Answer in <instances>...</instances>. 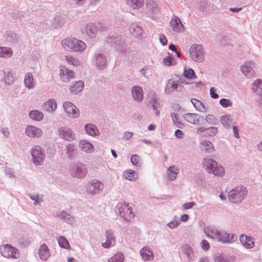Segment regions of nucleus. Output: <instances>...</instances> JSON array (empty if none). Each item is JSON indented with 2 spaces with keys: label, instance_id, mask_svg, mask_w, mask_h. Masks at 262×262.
<instances>
[{
  "label": "nucleus",
  "instance_id": "obj_1",
  "mask_svg": "<svg viewBox=\"0 0 262 262\" xmlns=\"http://www.w3.org/2000/svg\"><path fill=\"white\" fill-rule=\"evenodd\" d=\"M61 43L66 50L74 52H82L86 48V45L83 41L74 38H67L62 41Z\"/></svg>",
  "mask_w": 262,
  "mask_h": 262
},
{
  "label": "nucleus",
  "instance_id": "obj_2",
  "mask_svg": "<svg viewBox=\"0 0 262 262\" xmlns=\"http://www.w3.org/2000/svg\"><path fill=\"white\" fill-rule=\"evenodd\" d=\"M202 165L203 168L209 173H212L219 176H222L225 173L224 168L221 165H219L216 162L212 159H204Z\"/></svg>",
  "mask_w": 262,
  "mask_h": 262
},
{
  "label": "nucleus",
  "instance_id": "obj_3",
  "mask_svg": "<svg viewBox=\"0 0 262 262\" xmlns=\"http://www.w3.org/2000/svg\"><path fill=\"white\" fill-rule=\"evenodd\" d=\"M247 194V190L245 187L237 186L229 193V200L234 203H238L244 198Z\"/></svg>",
  "mask_w": 262,
  "mask_h": 262
},
{
  "label": "nucleus",
  "instance_id": "obj_4",
  "mask_svg": "<svg viewBox=\"0 0 262 262\" xmlns=\"http://www.w3.org/2000/svg\"><path fill=\"white\" fill-rule=\"evenodd\" d=\"M118 208L120 215L127 221L130 222L134 220V214L132 212L131 207L128 204L125 203H119L118 204Z\"/></svg>",
  "mask_w": 262,
  "mask_h": 262
},
{
  "label": "nucleus",
  "instance_id": "obj_5",
  "mask_svg": "<svg viewBox=\"0 0 262 262\" xmlns=\"http://www.w3.org/2000/svg\"><path fill=\"white\" fill-rule=\"evenodd\" d=\"M190 56L195 61H203L204 55L202 47L200 45L192 46L190 49Z\"/></svg>",
  "mask_w": 262,
  "mask_h": 262
},
{
  "label": "nucleus",
  "instance_id": "obj_6",
  "mask_svg": "<svg viewBox=\"0 0 262 262\" xmlns=\"http://www.w3.org/2000/svg\"><path fill=\"white\" fill-rule=\"evenodd\" d=\"M0 250L2 255L5 257L16 258L19 256L18 251L10 245L2 246Z\"/></svg>",
  "mask_w": 262,
  "mask_h": 262
},
{
  "label": "nucleus",
  "instance_id": "obj_7",
  "mask_svg": "<svg viewBox=\"0 0 262 262\" xmlns=\"http://www.w3.org/2000/svg\"><path fill=\"white\" fill-rule=\"evenodd\" d=\"M31 155L34 163L36 165H41L44 160L45 156L41 152L40 147L35 146L31 150Z\"/></svg>",
  "mask_w": 262,
  "mask_h": 262
},
{
  "label": "nucleus",
  "instance_id": "obj_8",
  "mask_svg": "<svg viewBox=\"0 0 262 262\" xmlns=\"http://www.w3.org/2000/svg\"><path fill=\"white\" fill-rule=\"evenodd\" d=\"M103 188V184L101 182L97 180H93L86 185L87 192L92 194H95L100 192Z\"/></svg>",
  "mask_w": 262,
  "mask_h": 262
},
{
  "label": "nucleus",
  "instance_id": "obj_9",
  "mask_svg": "<svg viewBox=\"0 0 262 262\" xmlns=\"http://www.w3.org/2000/svg\"><path fill=\"white\" fill-rule=\"evenodd\" d=\"M63 107L68 116L71 118L79 116V112L75 105L70 102L67 101L63 103Z\"/></svg>",
  "mask_w": 262,
  "mask_h": 262
},
{
  "label": "nucleus",
  "instance_id": "obj_10",
  "mask_svg": "<svg viewBox=\"0 0 262 262\" xmlns=\"http://www.w3.org/2000/svg\"><path fill=\"white\" fill-rule=\"evenodd\" d=\"M71 172L74 177L83 178L86 175L87 169L84 165L79 164L74 165L71 169Z\"/></svg>",
  "mask_w": 262,
  "mask_h": 262
},
{
  "label": "nucleus",
  "instance_id": "obj_11",
  "mask_svg": "<svg viewBox=\"0 0 262 262\" xmlns=\"http://www.w3.org/2000/svg\"><path fill=\"white\" fill-rule=\"evenodd\" d=\"M170 24L172 29L175 32H179L184 29L181 19L177 16H173L172 17Z\"/></svg>",
  "mask_w": 262,
  "mask_h": 262
},
{
  "label": "nucleus",
  "instance_id": "obj_12",
  "mask_svg": "<svg viewBox=\"0 0 262 262\" xmlns=\"http://www.w3.org/2000/svg\"><path fill=\"white\" fill-rule=\"evenodd\" d=\"M59 75L61 80L64 82L68 81L70 79L74 78L73 71L66 68L60 69Z\"/></svg>",
  "mask_w": 262,
  "mask_h": 262
},
{
  "label": "nucleus",
  "instance_id": "obj_13",
  "mask_svg": "<svg viewBox=\"0 0 262 262\" xmlns=\"http://www.w3.org/2000/svg\"><path fill=\"white\" fill-rule=\"evenodd\" d=\"M26 134L30 137L38 138L41 136L42 132L40 129L34 126H29L26 129Z\"/></svg>",
  "mask_w": 262,
  "mask_h": 262
},
{
  "label": "nucleus",
  "instance_id": "obj_14",
  "mask_svg": "<svg viewBox=\"0 0 262 262\" xmlns=\"http://www.w3.org/2000/svg\"><path fill=\"white\" fill-rule=\"evenodd\" d=\"M42 109L48 112H53L56 110L57 103L53 99H49L42 104Z\"/></svg>",
  "mask_w": 262,
  "mask_h": 262
},
{
  "label": "nucleus",
  "instance_id": "obj_15",
  "mask_svg": "<svg viewBox=\"0 0 262 262\" xmlns=\"http://www.w3.org/2000/svg\"><path fill=\"white\" fill-rule=\"evenodd\" d=\"M200 118L201 117L195 113H188L184 116V119L186 121L194 124H199Z\"/></svg>",
  "mask_w": 262,
  "mask_h": 262
},
{
  "label": "nucleus",
  "instance_id": "obj_16",
  "mask_svg": "<svg viewBox=\"0 0 262 262\" xmlns=\"http://www.w3.org/2000/svg\"><path fill=\"white\" fill-rule=\"evenodd\" d=\"M38 254L40 258L43 260H47L50 257V252L47 246L42 244L39 247Z\"/></svg>",
  "mask_w": 262,
  "mask_h": 262
},
{
  "label": "nucleus",
  "instance_id": "obj_17",
  "mask_svg": "<svg viewBox=\"0 0 262 262\" xmlns=\"http://www.w3.org/2000/svg\"><path fill=\"white\" fill-rule=\"evenodd\" d=\"M240 241L242 245L247 248H251L254 246V242L253 239L250 237H248L246 235H241L240 236Z\"/></svg>",
  "mask_w": 262,
  "mask_h": 262
},
{
  "label": "nucleus",
  "instance_id": "obj_18",
  "mask_svg": "<svg viewBox=\"0 0 262 262\" xmlns=\"http://www.w3.org/2000/svg\"><path fill=\"white\" fill-rule=\"evenodd\" d=\"M79 147L85 152H91L94 150L93 144L87 140H81L79 143Z\"/></svg>",
  "mask_w": 262,
  "mask_h": 262
},
{
  "label": "nucleus",
  "instance_id": "obj_19",
  "mask_svg": "<svg viewBox=\"0 0 262 262\" xmlns=\"http://www.w3.org/2000/svg\"><path fill=\"white\" fill-rule=\"evenodd\" d=\"M132 95L135 100L142 101L143 98L142 89L140 86H135L132 89Z\"/></svg>",
  "mask_w": 262,
  "mask_h": 262
},
{
  "label": "nucleus",
  "instance_id": "obj_20",
  "mask_svg": "<svg viewBox=\"0 0 262 262\" xmlns=\"http://www.w3.org/2000/svg\"><path fill=\"white\" fill-rule=\"evenodd\" d=\"M253 63L251 62H246L245 64L241 67V71L246 76L251 77V75L253 74Z\"/></svg>",
  "mask_w": 262,
  "mask_h": 262
},
{
  "label": "nucleus",
  "instance_id": "obj_21",
  "mask_svg": "<svg viewBox=\"0 0 262 262\" xmlns=\"http://www.w3.org/2000/svg\"><path fill=\"white\" fill-rule=\"evenodd\" d=\"M106 240L104 243L102 244V246L105 248H108L115 245V241L111 231H106Z\"/></svg>",
  "mask_w": 262,
  "mask_h": 262
},
{
  "label": "nucleus",
  "instance_id": "obj_22",
  "mask_svg": "<svg viewBox=\"0 0 262 262\" xmlns=\"http://www.w3.org/2000/svg\"><path fill=\"white\" fill-rule=\"evenodd\" d=\"M24 83L25 86L29 89H32L34 86L35 82L31 73H28L26 74L24 78Z\"/></svg>",
  "mask_w": 262,
  "mask_h": 262
},
{
  "label": "nucleus",
  "instance_id": "obj_23",
  "mask_svg": "<svg viewBox=\"0 0 262 262\" xmlns=\"http://www.w3.org/2000/svg\"><path fill=\"white\" fill-rule=\"evenodd\" d=\"M59 135L62 138L67 140H70L74 138L72 131L69 128H63L60 129L59 130Z\"/></svg>",
  "mask_w": 262,
  "mask_h": 262
},
{
  "label": "nucleus",
  "instance_id": "obj_24",
  "mask_svg": "<svg viewBox=\"0 0 262 262\" xmlns=\"http://www.w3.org/2000/svg\"><path fill=\"white\" fill-rule=\"evenodd\" d=\"M140 255L143 259L145 260H151L153 259V254L152 251L146 247L142 248L140 250Z\"/></svg>",
  "mask_w": 262,
  "mask_h": 262
},
{
  "label": "nucleus",
  "instance_id": "obj_25",
  "mask_svg": "<svg viewBox=\"0 0 262 262\" xmlns=\"http://www.w3.org/2000/svg\"><path fill=\"white\" fill-rule=\"evenodd\" d=\"M179 169L175 166H171L169 167L167 170V176L169 180H174L178 173Z\"/></svg>",
  "mask_w": 262,
  "mask_h": 262
},
{
  "label": "nucleus",
  "instance_id": "obj_26",
  "mask_svg": "<svg viewBox=\"0 0 262 262\" xmlns=\"http://www.w3.org/2000/svg\"><path fill=\"white\" fill-rule=\"evenodd\" d=\"M29 116L31 119L35 121H40L42 120L43 115L42 112L37 110H33L30 112Z\"/></svg>",
  "mask_w": 262,
  "mask_h": 262
},
{
  "label": "nucleus",
  "instance_id": "obj_27",
  "mask_svg": "<svg viewBox=\"0 0 262 262\" xmlns=\"http://www.w3.org/2000/svg\"><path fill=\"white\" fill-rule=\"evenodd\" d=\"M252 90L256 94L262 95V80H256L253 84Z\"/></svg>",
  "mask_w": 262,
  "mask_h": 262
},
{
  "label": "nucleus",
  "instance_id": "obj_28",
  "mask_svg": "<svg viewBox=\"0 0 262 262\" xmlns=\"http://www.w3.org/2000/svg\"><path fill=\"white\" fill-rule=\"evenodd\" d=\"M83 85V83L82 81L77 82L71 86L70 91L71 93L74 94L78 93L82 90Z\"/></svg>",
  "mask_w": 262,
  "mask_h": 262
},
{
  "label": "nucleus",
  "instance_id": "obj_29",
  "mask_svg": "<svg viewBox=\"0 0 262 262\" xmlns=\"http://www.w3.org/2000/svg\"><path fill=\"white\" fill-rule=\"evenodd\" d=\"M205 232L208 237L212 239H216V238H218L217 237L219 231H218L216 229L209 228L206 229Z\"/></svg>",
  "mask_w": 262,
  "mask_h": 262
},
{
  "label": "nucleus",
  "instance_id": "obj_30",
  "mask_svg": "<svg viewBox=\"0 0 262 262\" xmlns=\"http://www.w3.org/2000/svg\"><path fill=\"white\" fill-rule=\"evenodd\" d=\"M96 62L97 67L101 69L105 66L106 59L102 55L98 54L96 57Z\"/></svg>",
  "mask_w": 262,
  "mask_h": 262
},
{
  "label": "nucleus",
  "instance_id": "obj_31",
  "mask_svg": "<svg viewBox=\"0 0 262 262\" xmlns=\"http://www.w3.org/2000/svg\"><path fill=\"white\" fill-rule=\"evenodd\" d=\"M217 237L216 240L223 243L228 242L230 241L229 235L225 231L219 232Z\"/></svg>",
  "mask_w": 262,
  "mask_h": 262
},
{
  "label": "nucleus",
  "instance_id": "obj_32",
  "mask_svg": "<svg viewBox=\"0 0 262 262\" xmlns=\"http://www.w3.org/2000/svg\"><path fill=\"white\" fill-rule=\"evenodd\" d=\"M86 133L91 136L97 135L98 130L95 125L93 124H88L85 126Z\"/></svg>",
  "mask_w": 262,
  "mask_h": 262
},
{
  "label": "nucleus",
  "instance_id": "obj_33",
  "mask_svg": "<svg viewBox=\"0 0 262 262\" xmlns=\"http://www.w3.org/2000/svg\"><path fill=\"white\" fill-rule=\"evenodd\" d=\"M191 102L196 110L200 111H203L205 109L204 105L200 100L195 98H192Z\"/></svg>",
  "mask_w": 262,
  "mask_h": 262
},
{
  "label": "nucleus",
  "instance_id": "obj_34",
  "mask_svg": "<svg viewBox=\"0 0 262 262\" xmlns=\"http://www.w3.org/2000/svg\"><path fill=\"white\" fill-rule=\"evenodd\" d=\"M124 256L121 252H117L114 256L109 259L108 262H123Z\"/></svg>",
  "mask_w": 262,
  "mask_h": 262
},
{
  "label": "nucleus",
  "instance_id": "obj_35",
  "mask_svg": "<svg viewBox=\"0 0 262 262\" xmlns=\"http://www.w3.org/2000/svg\"><path fill=\"white\" fill-rule=\"evenodd\" d=\"M128 2L133 9H137L143 5L144 0H128Z\"/></svg>",
  "mask_w": 262,
  "mask_h": 262
},
{
  "label": "nucleus",
  "instance_id": "obj_36",
  "mask_svg": "<svg viewBox=\"0 0 262 262\" xmlns=\"http://www.w3.org/2000/svg\"><path fill=\"white\" fill-rule=\"evenodd\" d=\"M86 31L87 34L91 37L95 36L96 33V29L95 26L93 24H88L86 28Z\"/></svg>",
  "mask_w": 262,
  "mask_h": 262
},
{
  "label": "nucleus",
  "instance_id": "obj_37",
  "mask_svg": "<svg viewBox=\"0 0 262 262\" xmlns=\"http://www.w3.org/2000/svg\"><path fill=\"white\" fill-rule=\"evenodd\" d=\"M12 55V51L8 48L0 47V56L2 57H9Z\"/></svg>",
  "mask_w": 262,
  "mask_h": 262
},
{
  "label": "nucleus",
  "instance_id": "obj_38",
  "mask_svg": "<svg viewBox=\"0 0 262 262\" xmlns=\"http://www.w3.org/2000/svg\"><path fill=\"white\" fill-rule=\"evenodd\" d=\"M163 63L165 66H171L176 64V61L174 60L173 56L168 55L163 59Z\"/></svg>",
  "mask_w": 262,
  "mask_h": 262
},
{
  "label": "nucleus",
  "instance_id": "obj_39",
  "mask_svg": "<svg viewBox=\"0 0 262 262\" xmlns=\"http://www.w3.org/2000/svg\"><path fill=\"white\" fill-rule=\"evenodd\" d=\"M4 79L6 83L12 84L14 81L13 73L11 71H7V75L4 77Z\"/></svg>",
  "mask_w": 262,
  "mask_h": 262
},
{
  "label": "nucleus",
  "instance_id": "obj_40",
  "mask_svg": "<svg viewBox=\"0 0 262 262\" xmlns=\"http://www.w3.org/2000/svg\"><path fill=\"white\" fill-rule=\"evenodd\" d=\"M124 175L125 178L128 180L133 181L137 179V177L135 174V171L132 170L125 171Z\"/></svg>",
  "mask_w": 262,
  "mask_h": 262
},
{
  "label": "nucleus",
  "instance_id": "obj_41",
  "mask_svg": "<svg viewBox=\"0 0 262 262\" xmlns=\"http://www.w3.org/2000/svg\"><path fill=\"white\" fill-rule=\"evenodd\" d=\"M58 243L59 246L64 249H68L70 245L66 238L62 236H60L58 238Z\"/></svg>",
  "mask_w": 262,
  "mask_h": 262
},
{
  "label": "nucleus",
  "instance_id": "obj_42",
  "mask_svg": "<svg viewBox=\"0 0 262 262\" xmlns=\"http://www.w3.org/2000/svg\"><path fill=\"white\" fill-rule=\"evenodd\" d=\"M201 149L205 151H209L213 149L212 144L208 141H204L201 143Z\"/></svg>",
  "mask_w": 262,
  "mask_h": 262
},
{
  "label": "nucleus",
  "instance_id": "obj_43",
  "mask_svg": "<svg viewBox=\"0 0 262 262\" xmlns=\"http://www.w3.org/2000/svg\"><path fill=\"white\" fill-rule=\"evenodd\" d=\"M171 117L172 119L173 123L175 125L179 128H182L183 126V123L180 122L178 118V116L176 113H172L171 115Z\"/></svg>",
  "mask_w": 262,
  "mask_h": 262
},
{
  "label": "nucleus",
  "instance_id": "obj_44",
  "mask_svg": "<svg viewBox=\"0 0 262 262\" xmlns=\"http://www.w3.org/2000/svg\"><path fill=\"white\" fill-rule=\"evenodd\" d=\"M184 75L188 79H192L195 77L194 71L190 68L184 70Z\"/></svg>",
  "mask_w": 262,
  "mask_h": 262
},
{
  "label": "nucleus",
  "instance_id": "obj_45",
  "mask_svg": "<svg viewBox=\"0 0 262 262\" xmlns=\"http://www.w3.org/2000/svg\"><path fill=\"white\" fill-rule=\"evenodd\" d=\"M221 121L222 124L225 127H228L231 123V121L228 116H223L221 117Z\"/></svg>",
  "mask_w": 262,
  "mask_h": 262
},
{
  "label": "nucleus",
  "instance_id": "obj_46",
  "mask_svg": "<svg viewBox=\"0 0 262 262\" xmlns=\"http://www.w3.org/2000/svg\"><path fill=\"white\" fill-rule=\"evenodd\" d=\"M66 59L67 61L71 64H72L73 66H77L79 64L78 60L74 58L73 56H66Z\"/></svg>",
  "mask_w": 262,
  "mask_h": 262
},
{
  "label": "nucleus",
  "instance_id": "obj_47",
  "mask_svg": "<svg viewBox=\"0 0 262 262\" xmlns=\"http://www.w3.org/2000/svg\"><path fill=\"white\" fill-rule=\"evenodd\" d=\"M220 104L224 107L231 106L232 105V102L225 98H222L220 100Z\"/></svg>",
  "mask_w": 262,
  "mask_h": 262
},
{
  "label": "nucleus",
  "instance_id": "obj_48",
  "mask_svg": "<svg viewBox=\"0 0 262 262\" xmlns=\"http://www.w3.org/2000/svg\"><path fill=\"white\" fill-rule=\"evenodd\" d=\"M132 164L136 166H139L140 164V157L137 155H134L131 158Z\"/></svg>",
  "mask_w": 262,
  "mask_h": 262
},
{
  "label": "nucleus",
  "instance_id": "obj_49",
  "mask_svg": "<svg viewBox=\"0 0 262 262\" xmlns=\"http://www.w3.org/2000/svg\"><path fill=\"white\" fill-rule=\"evenodd\" d=\"M217 132V129L215 127H211L206 128V135L212 136Z\"/></svg>",
  "mask_w": 262,
  "mask_h": 262
},
{
  "label": "nucleus",
  "instance_id": "obj_50",
  "mask_svg": "<svg viewBox=\"0 0 262 262\" xmlns=\"http://www.w3.org/2000/svg\"><path fill=\"white\" fill-rule=\"evenodd\" d=\"M179 224V221L176 220V219H173L171 222H170L169 223H168L167 225L171 229H173V228H174L176 227H177Z\"/></svg>",
  "mask_w": 262,
  "mask_h": 262
},
{
  "label": "nucleus",
  "instance_id": "obj_51",
  "mask_svg": "<svg viewBox=\"0 0 262 262\" xmlns=\"http://www.w3.org/2000/svg\"><path fill=\"white\" fill-rule=\"evenodd\" d=\"M201 247L205 250H208L210 248V245L207 241L203 239L201 242Z\"/></svg>",
  "mask_w": 262,
  "mask_h": 262
},
{
  "label": "nucleus",
  "instance_id": "obj_52",
  "mask_svg": "<svg viewBox=\"0 0 262 262\" xmlns=\"http://www.w3.org/2000/svg\"><path fill=\"white\" fill-rule=\"evenodd\" d=\"M159 40L160 42L163 45L165 46L167 45V40L164 34H161L159 35Z\"/></svg>",
  "mask_w": 262,
  "mask_h": 262
},
{
  "label": "nucleus",
  "instance_id": "obj_53",
  "mask_svg": "<svg viewBox=\"0 0 262 262\" xmlns=\"http://www.w3.org/2000/svg\"><path fill=\"white\" fill-rule=\"evenodd\" d=\"M185 249L188 250V252L187 253V256L188 257V258L191 259L192 258V257L193 256L192 255L193 254L192 248L189 247H188V246H185Z\"/></svg>",
  "mask_w": 262,
  "mask_h": 262
},
{
  "label": "nucleus",
  "instance_id": "obj_54",
  "mask_svg": "<svg viewBox=\"0 0 262 262\" xmlns=\"http://www.w3.org/2000/svg\"><path fill=\"white\" fill-rule=\"evenodd\" d=\"M194 205H195V203L193 202H188L185 204H184L183 205V207L185 209H188L192 208Z\"/></svg>",
  "mask_w": 262,
  "mask_h": 262
},
{
  "label": "nucleus",
  "instance_id": "obj_55",
  "mask_svg": "<svg viewBox=\"0 0 262 262\" xmlns=\"http://www.w3.org/2000/svg\"><path fill=\"white\" fill-rule=\"evenodd\" d=\"M227 258L222 256H218L215 258V262H227Z\"/></svg>",
  "mask_w": 262,
  "mask_h": 262
},
{
  "label": "nucleus",
  "instance_id": "obj_56",
  "mask_svg": "<svg viewBox=\"0 0 262 262\" xmlns=\"http://www.w3.org/2000/svg\"><path fill=\"white\" fill-rule=\"evenodd\" d=\"M210 95L212 98L215 99V98H217L219 97L218 95L215 92V90L213 88H210Z\"/></svg>",
  "mask_w": 262,
  "mask_h": 262
},
{
  "label": "nucleus",
  "instance_id": "obj_57",
  "mask_svg": "<svg viewBox=\"0 0 262 262\" xmlns=\"http://www.w3.org/2000/svg\"><path fill=\"white\" fill-rule=\"evenodd\" d=\"M206 120L208 123H213L214 120V117L212 115H208L206 117Z\"/></svg>",
  "mask_w": 262,
  "mask_h": 262
},
{
  "label": "nucleus",
  "instance_id": "obj_58",
  "mask_svg": "<svg viewBox=\"0 0 262 262\" xmlns=\"http://www.w3.org/2000/svg\"><path fill=\"white\" fill-rule=\"evenodd\" d=\"M233 132L234 135V136L236 138H238L239 137V134H238V129L237 126H234L233 127Z\"/></svg>",
  "mask_w": 262,
  "mask_h": 262
},
{
  "label": "nucleus",
  "instance_id": "obj_59",
  "mask_svg": "<svg viewBox=\"0 0 262 262\" xmlns=\"http://www.w3.org/2000/svg\"><path fill=\"white\" fill-rule=\"evenodd\" d=\"M74 145L73 144H69L68 146H67V150H68V154L69 155H71V154H70V152H72L74 150Z\"/></svg>",
  "mask_w": 262,
  "mask_h": 262
},
{
  "label": "nucleus",
  "instance_id": "obj_60",
  "mask_svg": "<svg viewBox=\"0 0 262 262\" xmlns=\"http://www.w3.org/2000/svg\"><path fill=\"white\" fill-rule=\"evenodd\" d=\"M175 135L178 138H181L183 136V132L180 129H177L175 131Z\"/></svg>",
  "mask_w": 262,
  "mask_h": 262
},
{
  "label": "nucleus",
  "instance_id": "obj_61",
  "mask_svg": "<svg viewBox=\"0 0 262 262\" xmlns=\"http://www.w3.org/2000/svg\"><path fill=\"white\" fill-rule=\"evenodd\" d=\"M203 132H205L206 134V128L204 127H199L197 129V134H201Z\"/></svg>",
  "mask_w": 262,
  "mask_h": 262
},
{
  "label": "nucleus",
  "instance_id": "obj_62",
  "mask_svg": "<svg viewBox=\"0 0 262 262\" xmlns=\"http://www.w3.org/2000/svg\"><path fill=\"white\" fill-rule=\"evenodd\" d=\"M189 219V216L187 214H183L181 216V220L182 221H183V222H186Z\"/></svg>",
  "mask_w": 262,
  "mask_h": 262
},
{
  "label": "nucleus",
  "instance_id": "obj_63",
  "mask_svg": "<svg viewBox=\"0 0 262 262\" xmlns=\"http://www.w3.org/2000/svg\"><path fill=\"white\" fill-rule=\"evenodd\" d=\"M31 199L34 201V204H36L39 201L38 200L39 199L38 196L37 195H33L31 196Z\"/></svg>",
  "mask_w": 262,
  "mask_h": 262
},
{
  "label": "nucleus",
  "instance_id": "obj_64",
  "mask_svg": "<svg viewBox=\"0 0 262 262\" xmlns=\"http://www.w3.org/2000/svg\"><path fill=\"white\" fill-rule=\"evenodd\" d=\"M179 86L177 82L173 81L171 85V88L173 90H176Z\"/></svg>",
  "mask_w": 262,
  "mask_h": 262
}]
</instances>
